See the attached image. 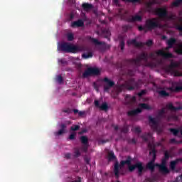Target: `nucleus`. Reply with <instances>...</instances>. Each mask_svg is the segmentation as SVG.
<instances>
[{
  "instance_id": "obj_1",
  "label": "nucleus",
  "mask_w": 182,
  "mask_h": 182,
  "mask_svg": "<svg viewBox=\"0 0 182 182\" xmlns=\"http://www.w3.org/2000/svg\"><path fill=\"white\" fill-rule=\"evenodd\" d=\"M141 60L147 63L149 62V54L143 52L136 58L123 60L120 64V68L122 70L124 68H130V66H132V68H139L141 65Z\"/></svg>"
},
{
  "instance_id": "obj_2",
  "label": "nucleus",
  "mask_w": 182,
  "mask_h": 182,
  "mask_svg": "<svg viewBox=\"0 0 182 182\" xmlns=\"http://www.w3.org/2000/svg\"><path fill=\"white\" fill-rule=\"evenodd\" d=\"M140 83H141V80L136 81L134 78H129L126 80L124 83L119 86V92H123L124 90H134V89H139L140 87Z\"/></svg>"
},
{
  "instance_id": "obj_3",
  "label": "nucleus",
  "mask_w": 182,
  "mask_h": 182,
  "mask_svg": "<svg viewBox=\"0 0 182 182\" xmlns=\"http://www.w3.org/2000/svg\"><path fill=\"white\" fill-rule=\"evenodd\" d=\"M125 164H127L128 166H130V164H132V159L130 157H128L125 161H121L119 164V162H115L113 171L117 179L120 177V168L124 167Z\"/></svg>"
},
{
  "instance_id": "obj_4",
  "label": "nucleus",
  "mask_w": 182,
  "mask_h": 182,
  "mask_svg": "<svg viewBox=\"0 0 182 182\" xmlns=\"http://www.w3.org/2000/svg\"><path fill=\"white\" fill-rule=\"evenodd\" d=\"M178 66H180L178 63L173 62V60H171L170 65L166 67V70L169 72V73H171V75H173L174 77L182 76L181 73L176 70V68H178Z\"/></svg>"
},
{
  "instance_id": "obj_5",
  "label": "nucleus",
  "mask_w": 182,
  "mask_h": 182,
  "mask_svg": "<svg viewBox=\"0 0 182 182\" xmlns=\"http://www.w3.org/2000/svg\"><path fill=\"white\" fill-rule=\"evenodd\" d=\"M145 26L148 31H153V29L160 28V23H159L156 18H149L146 21Z\"/></svg>"
},
{
  "instance_id": "obj_6",
  "label": "nucleus",
  "mask_w": 182,
  "mask_h": 182,
  "mask_svg": "<svg viewBox=\"0 0 182 182\" xmlns=\"http://www.w3.org/2000/svg\"><path fill=\"white\" fill-rule=\"evenodd\" d=\"M129 45H133L135 48H143L145 45L146 46H151L153 45V41L148 40L146 43L137 42V40L132 39L127 42Z\"/></svg>"
},
{
  "instance_id": "obj_7",
  "label": "nucleus",
  "mask_w": 182,
  "mask_h": 182,
  "mask_svg": "<svg viewBox=\"0 0 182 182\" xmlns=\"http://www.w3.org/2000/svg\"><path fill=\"white\" fill-rule=\"evenodd\" d=\"M156 166L159 167V171L162 174H168L170 173V169L167 168V159L164 158L161 160V164H156Z\"/></svg>"
},
{
  "instance_id": "obj_8",
  "label": "nucleus",
  "mask_w": 182,
  "mask_h": 182,
  "mask_svg": "<svg viewBox=\"0 0 182 182\" xmlns=\"http://www.w3.org/2000/svg\"><path fill=\"white\" fill-rule=\"evenodd\" d=\"M154 14H155L156 16H159L161 19L167 18V16L168 15L167 9L166 7H159L154 9Z\"/></svg>"
},
{
  "instance_id": "obj_9",
  "label": "nucleus",
  "mask_w": 182,
  "mask_h": 182,
  "mask_svg": "<svg viewBox=\"0 0 182 182\" xmlns=\"http://www.w3.org/2000/svg\"><path fill=\"white\" fill-rule=\"evenodd\" d=\"M129 171H134L136 168H138L139 176L143 173L144 170V167L143 166V164L141 162H136L134 165H128Z\"/></svg>"
},
{
  "instance_id": "obj_10",
  "label": "nucleus",
  "mask_w": 182,
  "mask_h": 182,
  "mask_svg": "<svg viewBox=\"0 0 182 182\" xmlns=\"http://www.w3.org/2000/svg\"><path fill=\"white\" fill-rule=\"evenodd\" d=\"M105 82L104 84V92H109L113 86H114V82L108 77H105L102 80Z\"/></svg>"
},
{
  "instance_id": "obj_11",
  "label": "nucleus",
  "mask_w": 182,
  "mask_h": 182,
  "mask_svg": "<svg viewBox=\"0 0 182 182\" xmlns=\"http://www.w3.org/2000/svg\"><path fill=\"white\" fill-rule=\"evenodd\" d=\"M149 123H151V129L155 130V132H159V133H161V132H163L161 129L159 128V123L157 122L155 118H153L151 116H149Z\"/></svg>"
},
{
  "instance_id": "obj_12",
  "label": "nucleus",
  "mask_w": 182,
  "mask_h": 182,
  "mask_svg": "<svg viewBox=\"0 0 182 182\" xmlns=\"http://www.w3.org/2000/svg\"><path fill=\"white\" fill-rule=\"evenodd\" d=\"M70 45L71 44L68 42L60 43L58 46V50H59L60 52H67L68 53H69Z\"/></svg>"
},
{
  "instance_id": "obj_13",
  "label": "nucleus",
  "mask_w": 182,
  "mask_h": 182,
  "mask_svg": "<svg viewBox=\"0 0 182 182\" xmlns=\"http://www.w3.org/2000/svg\"><path fill=\"white\" fill-rule=\"evenodd\" d=\"M92 42L94 45L101 46V49L102 50H106V49H110V45L105 43V42L99 41L97 38H92Z\"/></svg>"
},
{
  "instance_id": "obj_14",
  "label": "nucleus",
  "mask_w": 182,
  "mask_h": 182,
  "mask_svg": "<svg viewBox=\"0 0 182 182\" xmlns=\"http://www.w3.org/2000/svg\"><path fill=\"white\" fill-rule=\"evenodd\" d=\"M158 56H162L164 59H171L173 58V53H166L163 50H159L156 52Z\"/></svg>"
},
{
  "instance_id": "obj_15",
  "label": "nucleus",
  "mask_w": 182,
  "mask_h": 182,
  "mask_svg": "<svg viewBox=\"0 0 182 182\" xmlns=\"http://www.w3.org/2000/svg\"><path fill=\"white\" fill-rule=\"evenodd\" d=\"M97 34L100 35V36H102V38H105L106 39H107V41H110V36L112 35V33H110V30H109L108 28H104L101 30V33L97 32Z\"/></svg>"
},
{
  "instance_id": "obj_16",
  "label": "nucleus",
  "mask_w": 182,
  "mask_h": 182,
  "mask_svg": "<svg viewBox=\"0 0 182 182\" xmlns=\"http://www.w3.org/2000/svg\"><path fill=\"white\" fill-rule=\"evenodd\" d=\"M83 47L70 44L68 53H77V52H83Z\"/></svg>"
},
{
  "instance_id": "obj_17",
  "label": "nucleus",
  "mask_w": 182,
  "mask_h": 182,
  "mask_svg": "<svg viewBox=\"0 0 182 182\" xmlns=\"http://www.w3.org/2000/svg\"><path fill=\"white\" fill-rule=\"evenodd\" d=\"M82 26H85V22L82 19L71 23V28H82Z\"/></svg>"
},
{
  "instance_id": "obj_18",
  "label": "nucleus",
  "mask_w": 182,
  "mask_h": 182,
  "mask_svg": "<svg viewBox=\"0 0 182 182\" xmlns=\"http://www.w3.org/2000/svg\"><path fill=\"white\" fill-rule=\"evenodd\" d=\"M148 148L149 149V150H151L149 151L150 156H151L152 154L153 157H157V155H156L157 151H156V146L154 145V144L149 142L148 144Z\"/></svg>"
},
{
  "instance_id": "obj_19",
  "label": "nucleus",
  "mask_w": 182,
  "mask_h": 182,
  "mask_svg": "<svg viewBox=\"0 0 182 182\" xmlns=\"http://www.w3.org/2000/svg\"><path fill=\"white\" fill-rule=\"evenodd\" d=\"M68 127V126L66 125V124H60V129L58 130V132H55L54 133L55 136H62V134H65V133H66V128Z\"/></svg>"
},
{
  "instance_id": "obj_20",
  "label": "nucleus",
  "mask_w": 182,
  "mask_h": 182,
  "mask_svg": "<svg viewBox=\"0 0 182 182\" xmlns=\"http://www.w3.org/2000/svg\"><path fill=\"white\" fill-rule=\"evenodd\" d=\"M166 109H168V110H171V112H177L178 110L182 109L181 106L174 107V105H173V103H171V102L166 104Z\"/></svg>"
},
{
  "instance_id": "obj_21",
  "label": "nucleus",
  "mask_w": 182,
  "mask_h": 182,
  "mask_svg": "<svg viewBox=\"0 0 182 182\" xmlns=\"http://www.w3.org/2000/svg\"><path fill=\"white\" fill-rule=\"evenodd\" d=\"M128 21L129 22H141V21H143V17L140 15L136 14L129 17Z\"/></svg>"
},
{
  "instance_id": "obj_22",
  "label": "nucleus",
  "mask_w": 182,
  "mask_h": 182,
  "mask_svg": "<svg viewBox=\"0 0 182 182\" xmlns=\"http://www.w3.org/2000/svg\"><path fill=\"white\" fill-rule=\"evenodd\" d=\"M141 113V109L136 108V109L130 110L127 112V116H137V114Z\"/></svg>"
},
{
  "instance_id": "obj_23",
  "label": "nucleus",
  "mask_w": 182,
  "mask_h": 182,
  "mask_svg": "<svg viewBox=\"0 0 182 182\" xmlns=\"http://www.w3.org/2000/svg\"><path fill=\"white\" fill-rule=\"evenodd\" d=\"M169 132L173 134V136H177L178 133H181L182 136V127H179V129H176V128H170Z\"/></svg>"
},
{
  "instance_id": "obj_24",
  "label": "nucleus",
  "mask_w": 182,
  "mask_h": 182,
  "mask_svg": "<svg viewBox=\"0 0 182 182\" xmlns=\"http://www.w3.org/2000/svg\"><path fill=\"white\" fill-rule=\"evenodd\" d=\"M176 43H177V40L174 38H171L166 41V45H168L169 48H173Z\"/></svg>"
},
{
  "instance_id": "obj_25",
  "label": "nucleus",
  "mask_w": 182,
  "mask_h": 182,
  "mask_svg": "<svg viewBox=\"0 0 182 182\" xmlns=\"http://www.w3.org/2000/svg\"><path fill=\"white\" fill-rule=\"evenodd\" d=\"M92 76H99L100 75V70L96 68H90Z\"/></svg>"
},
{
  "instance_id": "obj_26",
  "label": "nucleus",
  "mask_w": 182,
  "mask_h": 182,
  "mask_svg": "<svg viewBox=\"0 0 182 182\" xmlns=\"http://www.w3.org/2000/svg\"><path fill=\"white\" fill-rule=\"evenodd\" d=\"M108 161H114L116 159V156L114 155V152L113 151H110L108 153L107 156Z\"/></svg>"
},
{
  "instance_id": "obj_27",
  "label": "nucleus",
  "mask_w": 182,
  "mask_h": 182,
  "mask_svg": "<svg viewBox=\"0 0 182 182\" xmlns=\"http://www.w3.org/2000/svg\"><path fill=\"white\" fill-rule=\"evenodd\" d=\"M177 164H178V160H177V159L170 162V168L172 170V171L176 170V166H177Z\"/></svg>"
},
{
  "instance_id": "obj_28",
  "label": "nucleus",
  "mask_w": 182,
  "mask_h": 182,
  "mask_svg": "<svg viewBox=\"0 0 182 182\" xmlns=\"http://www.w3.org/2000/svg\"><path fill=\"white\" fill-rule=\"evenodd\" d=\"M139 107L141 110V109H143L144 110H151V107H150V105L146 103H140Z\"/></svg>"
},
{
  "instance_id": "obj_29",
  "label": "nucleus",
  "mask_w": 182,
  "mask_h": 182,
  "mask_svg": "<svg viewBox=\"0 0 182 182\" xmlns=\"http://www.w3.org/2000/svg\"><path fill=\"white\" fill-rule=\"evenodd\" d=\"M80 140L84 146H87L89 144V139H87V136H82L80 138Z\"/></svg>"
},
{
  "instance_id": "obj_30",
  "label": "nucleus",
  "mask_w": 182,
  "mask_h": 182,
  "mask_svg": "<svg viewBox=\"0 0 182 182\" xmlns=\"http://www.w3.org/2000/svg\"><path fill=\"white\" fill-rule=\"evenodd\" d=\"M157 93H159L161 97H167L170 96V94L168 92H166V90H157Z\"/></svg>"
},
{
  "instance_id": "obj_31",
  "label": "nucleus",
  "mask_w": 182,
  "mask_h": 182,
  "mask_svg": "<svg viewBox=\"0 0 182 182\" xmlns=\"http://www.w3.org/2000/svg\"><path fill=\"white\" fill-rule=\"evenodd\" d=\"M82 6L84 11H89L90 9H92V8H93V5L90 4L89 3H83Z\"/></svg>"
},
{
  "instance_id": "obj_32",
  "label": "nucleus",
  "mask_w": 182,
  "mask_h": 182,
  "mask_svg": "<svg viewBox=\"0 0 182 182\" xmlns=\"http://www.w3.org/2000/svg\"><path fill=\"white\" fill-rule=\"evenodd\" d=\"M164 113H166V109L162 108L159 112H158V116L157 117L159 119H163L166 117V115H164Z\"/></svg>"
},
{
  "instance_id": "obj_33",
  "label": "nucleus",
  "mask_w": 182,
  "mask_h": 182,
  "mask_svg": "<svg viewBox=\"0 0 182 182\" xmlns=\"http://www.w3.org/2000/svg\"><path fill=\"white\" fill-rule=\"evenodd\" d=\"M141 137L144 141H149V138L151 137V134L150 132L145 133Z\"/></svg>"
},
{
  "instance_id": "obj_34",
  "label": "nucleus",
  "mask_w": 182,
  "mask_h": 182,
  "mask_svg": "<svg viewBox=\"0 0 182 182\" xmlns=\"http://www.w3.org/2000/svg\"><path fill=\"white\" fill-rule=\"evenodd\" d=\"M82 59H89L90 58H93V53L89 52L88 53H82Z\"/></svg>"
},
{
  "instance_id": "obj_35",
  "label": "nucleus",
  "mask_w": 182,
  "mask_h": 182,
  "mask_svg": "<svg viewBox=\"0 0 182 182\" xmlns=\"http://www.w3.org/2000/svg\"><path fill=\"white\" fill-rule=\"evenodd\" d=\"M146 167L151 170V171H154V168H156V167H157L156 166V164H152V162H149L147 164H146Z\"/></svg>"
},
{
  "instance_id": "obj_36",
  "label": "nucleus",
  "mask_w": 182,
  "mask_h": 182,
  "mask_svg": "<svg viewBox=\"0 0 182 182\" xmlns=\"http://www.w3.org/2000/svg\"><path fill=\"white\" fill-rule=\"evenodd\" d=\"M89 76H92V72L90 71V68H88L82 73L83 77H89Z\"/></svg>"
},
{
  "instance_id": "obj_37",
  "label": "nucleus",
  "mask_w": 182,
  "mask_h": 182,
  "mask_svg": "<svg viewBox=\"0 0 182 182\" xmlns=\"http://www.w3.org/2000/svg\"><path fill=\"white\" fill-rule=\"evenodd\" d=\"M175 28L179 31V36H182V25L176 23L175 24Z\"/></svg>"
},
{
  "instance_id": "obj_38",
  "label": "nucleus",
  "mask_w": 182,
  "mask_h": 182,
  "mask_svg": "<svg viewBox=\"0 0 182 182\" xmlns=\"http://www.w3.org/2000/svg\"><path fill=\"white\" fill-rule=\"evenodd\" d=\"M121 133H129V125H124L123 127L121 129Z\"/></svg>"
},
{
  "instance_id": "obj_39",
  "label": "nucleus",
  "mask_w": 182,
  "mask_h": 182,
  "mask_svg": "<svg viewBox=\"0 0 182 182\" xmlns=\"http://www.w3.org/2000/svg\"><path fill=\"white\" fill-rule=\"evenodd\" d=\"M132 132H134V133H137L138 134L141 133V129L140 127H135L132 129Z\"/></svg>"
},
{
  "instance_id": "obj_40",
  "label": "nucleus",
  "mask_w": 182,
  "mask_h": 182,
  "mask_svg": "<svg viewBox=\"0 0 182 182\" xmlns=\"http://www.w3.org/2000/svg\"><path fill=\"white\" fill-rule=\"evenodd\" d=\"M100 110H107L109 109V106H107V102L102 103L101 105H100Z\"/></svg>"
},
{
  "instance_id": "obj_41",
  "label": "nucleus",
  "mask_w": 182,
  "mask_h": 182,
  "mask_svg": "<svg viewBox=\"0 0 182 182\" xmlns=\"http://www.w3.org/2000/svg\"><path fill=\"white\" fill-rule=\"evenodd\" d=\"M74 150V157H79L80 156V150L78 148H75Z\"/></svg>"
},
{
  "instance_id": "obj_42",
  "label": "nucleus",
  "mask_w": 182,
  "mask_h": 182,
  "mask_svg": "<svg viewBox=\"0 0 182 182\" xmlns=\"http://www.w3.org/2000/svg\"><path fill=\"white\" fill-rule=\"evenodd\" d=\"M67 39L68 41H69L70 42H71L72 41H73V39H75V37L73 36V33H69L67 34Z\"/></svg>"
},
{
  "instance_id": "obj_43",
  "label": "nucleus",
  "mask_w": 182,
  "mask_h": 182,
  "mask_svg": "<svg viewBox=\"0 0 182 182\" xmlns=\"http://www.w3.org/2000/svg\"><path fill=\"white\" fill-rule=\"evenodd\" d=\"M175 52L178 55H182V44L179 45V47L175 50Z\"/></svg>"
},
{
  "instance_id": "obj_44",
  "label": "nucleus",
  "mask_w": 182,
  "mask_h": 182,
  "mask_svg": "<svg viewBox=\"0 0 182 182\" xmlns=\"http://www.w3.org/2000/svg\"><path fill=\"white\" fill-rule=\"evenodd\" d=\"M80 129V125H74L70 127V130H72V132H77V130H79Z\"/></svg>"
},
{
  "instance_id": "obj_45",
  "label": "nucleus",
  "mask_w": 182,
  "mask_h": 182,
  "mask_svg": "<svg viewBox=\"0 0 182 182\" xmlns=\"http://www.w3.org/2000/svg\"><path fill=\"white\" fill-rule=\"evenodd\" d=\"M124 2H129L131 4H137L141 2V0H122Z\"/></svg>"
},
{
  "instance_id": "obj_46",
  "label": "nucleus",
  "mask_w": 182,
  "mask_h": 182,
  "mask_svg": "<svg viewBox=\"0 0 182 182\" xmlns=\"http://www.w3.org/2000/svg\"><path fill=\"white\" fill-rule=\"evenodd\" d=\"M169 142L171 143V144H180V143H181V141H178L174 138L171 139Z\"/></svg>"
},
{
  "instance_id": "obj_47",
  "label": "nucleus",
  "mask_w": 182,
  "mask_h": 182,
  "mask_svg": "<svg viewBox=\"0 0 182 182\" xmlns=\"http://www.w3.org/2000/svg\"><path fill=\"white\" fill-rule=\"evenodd\" d=\"M182 4V0H176L173 3V6H180Z\"/></svg>"
},
{
  "instance_id": "obj_48",
  "label": "nucleus",
  "mask_w": 182,
  "mask_h": 182,
  "mask_svg": "<svg viewBox=\"0 0 182 182\" xmlns=\"http://www.w3.org/2000/svg\"><path fill=\"white\" fill-rule=\"evenodd\" d=\"M157 4V1H149L148 3H146V6L147 8H151V6H153V5H156Z\"/></svg>"
},
{
  "instance_id": "obj_49",
  "label": "nucleus",
  "mask_w": 182,
  "mask_h": 182,
  "mask_svg": "<svg viewBox=\"0 0 182 182\" xmlns=\"http://www.w3.org/2000/svg\"><path fill=\"white\" fill-rule=\"evenodd\" d=\"M127 75L128 76H134V70L128 69L127 71Z\"/></svg>"
},
{
  "instance_id": "obj_50",
  "label": "nucleus",
  "mask_w": 182,
  "mask_h": 182,
  "mask_svg": "<svg viewBox=\"0 0 182 182\" xmlns=\"http://www.w3.org/2000/svg\"><path fill=\"white\" fill-rule=\"evenodd\" d=\"M119 46L121 48V50H124V40L122 39L119 41Z\"/></svg>"
},
{
  "instance_id": "obj_51",
  "label": "nucleus",
  "mask_w": 182,
  "mask_h": 182,
  "mask_svg": "<svg viewBox=\"0 0 182 182\" xmlns=\"http://www.w3.org/2000/svg\"><path fill=\"white\" fill-rule=\"evenodd\" d=\"M165 160H168L170 159V154L168 153V151H164V158Z\"/></svg>"
},
{
  "instance_id": "obj_52",
  "label": "nucleus",
  "mask_w": 182,
  "mask_h": 182,
  "mask_svg": "<svg viewBox=\"0 0 182 182\" xmlns=\"http://www.w3.org/2000/svg\"><path fill=\"white\" fill-rule=\"evenodd\" d=\"M148 59H156V54L154 53H150L148 54Z\"/></svg>"
},
{
  "instance_id": "obj_53",
  "label": "nucleus",
  "mask_w": 182,
  "mask_h": 182,
  "mask_svg": "<svg viewBox=\"0 0 182 182\" xmlns=\"http://www.w3.org/2000/svg\"><path fill=\"white\" fill-rule=\"evenodd\" d=\"M57 82H58V83H63V77H62V75H58L57 76Z\"/></svg>"
},
{
  "instance_id": "obj_54",
  "label": "nucleus",
  "mask_w": 182,
  "mask_h": 182,
  "mask_svg": "<svg viewBox=\"0 0 182 182\" xmlns=\"http://www.w3.org/2000/svg\"><path fill=\"white\" fill-rule=\"evenodd\" d=\"M182 91V85H178L175 87L174 92H181Z\"/></svg>"
},
{
  "instance_id": "obj_55",
  "label": "nucleus",
  "mask_w": 182,
  "mask_h": 182,
  "mask_svg": "<svg viewBox=\"0 0 182 182\" xmlns=\"http://www.w3.org/2000/svg\"><path fill=\"white\" fill-rule=\"evenodd\" d=\"M59 63H60L61 65H67L68 62L66 60H65V58H61L58 60Z\"/></svg>"
},
{
  "instance_id": "obj_56",
  "label": "nucleus",
  "mask_w": 182,
  "mask_h": 182,
  "mask_svg": "<svg viewBox=\"0 0 182 182\" xmlns=\"http://www.w3.org/2000/svg\"><path fill=\"white\" fill-rule=\"evenodd\" d=\"M168 19H171V21H176V19H177V16L174 14L170 15Z\"/></svg>"
},
{
  "instance_id": "obj_57",
  "label": "nucleus",
  "mask_w": 182,
  "mask_h": 182,
  "mask_svg": "<svg viewBox=\"0 0 182 182\" xmlns=\"http://www.w3.org/2000/svg\"><path fill=\"white\" fill-rule=\"evenodd\" d=\"M70 140H75L76 139V133H73L69 136Z\"/></svg>"
},
{
  "instance_id": "obj_58",
  "label": "nucleus",
  "mask_w": 182,
  "mask_h": 182,
  "mask_svg": "<svg viewBox=\"0 0 182 182\" xmlns=\"http://www.w3.org/2000/svg\"><path fill=\"white\" fill-rule=\"evenodd\" d=\"M94 105L95 107H100V102H99V100H95L94 101Z\"/></svg>"
},
{
  "instance_id": "obj_59",
  "label": "nucleus",
  "mask_w": 182,
  "mask_h": 182,
  "mask_svg": "<svg viewBox=\"0 0 182 182\" xmlns=\"http://www.w3.org/2000/svg\"><path fill=\"white\" fill-rule=\"evenodd\" d=\"M129 143H132V144H136L137 143V140H136V139L133 138V139L129 140Z\"/></svg>"
},
{
  "instance_id": "obj_60",
  "label": "nucleus",
  "mask_w": 182,
  "mask_h": 182,
  "mask_svg": "<svg viewBox=\"0 0 182 182\" xmlns=\"http://www.w3.org/2000/svg\"><path fill=\"white\" fill-rule=\"evenodd\" d=\"M143 95H146V90H142L141 92H139L138 93V96H139V97H141V96H143Z\"/></svg>"
},
{
  "instance_id": "obj_61",
  "label": "nucleus",
  "mask_w": 182,
  "mask_h": 182,
  "mask_svg": "<svg viewBox=\"0 0 182 182\" xmlns=\"http://www.w3.org/2000/svg\"><path fill=\"white\" fill-rule=\"evenodd\" d=\"M71 182H82V178H80V176H77V180L72 181Z\"/></svg>"
},
{
  "instance_id": "obj_62",
  "label": "nucleus",
  "mask_w": 182,
  "mask_h": 182,
  "mask_svg": "<svg viewBox=\"0 0 182 182\" xmlns=\"http://www.w3.org/2000/svg\"><path fill=\"white\" fill-rule=\"evenodd\" d=\"M64 113H68V114L72 113V109L68 108L67 109L63 110Z\"/></svg>"
},
{
  "instance_id": "obj_63",
  "label": "nucleus",
  "mask_w": 182,
  "mask_h": 182,
  "mask_svg": "<svg viewBox=\"0 0 182 182\" xmlns=\"http://www.w3.org/2000/svg\"><path fill=\"white\" fill-rule=\"evenodd\" d=\"M71 156H72V154L70 153H67L65 154V159H70Z\"/></svg>"
},
{
  "instance_id": "obj_64",
  "label": "nucleus",
  "mask_w": 182,
  "mask_h": 182,
  "mask_svg": "<svg viewBox=\"0 0 182 182\" xmlns=\"http://www.w3.org/2000/svg\"><path fill=\"white\" fill-rule=\"evenodd\" d=\"M176 181L178 182V181H182V176L181 175L180 176H177L176 178Z\"/></svg>"
}]
</instances>
